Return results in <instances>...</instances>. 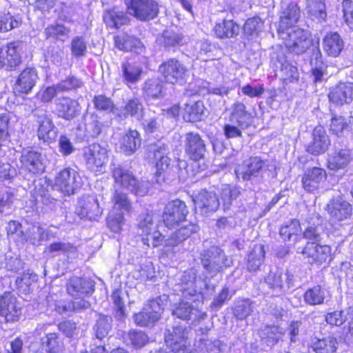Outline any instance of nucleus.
<instances>
[{
	"label": "nucleus",
	"mask_w": 353,
	"mask_h": 353,
	"mask_svg": "<svg viewBox=\"0 0 353 353\" xmlns=\"http://www.w3.org/2000/svg\"><path fill=\"white\" fill-rule=\"evenodd\" d=\"M201 263L206 274L210 277L216 276L232 265V260L229 258L224 250L216 245L199 252Z\"/></svg>",
	"instance_id": "nucleus-1"
},
{
	"label": "nucleus",
	"mask_w": 353,
	"mask_h": 353,
	"mask_svg": "<svg viewBox=\"0 0 353 353\" xmlns=\"http://www.w3.org/2000/svg\"><path fill=\"white\" fill-rule=\"evenodd\" d=\"M266 161L261 157H250L239 164L235 168L236 176L243 181H250L253 188L259 189L263 181V172L265 170Z\"/></svg>",
	"instance_id": "nucleus-2"
},
{
	"label": "nucleus",
	"mask_w": 353,
	"mask_h": 353,
	"mask_svg": "<svg viewBox=\"0 0 353 353\" xmlns=\"http://www.w3.org/2000/svg\"><path fill=\"white\" fill-rule=\"evenodd\" d=\"M294 275L289 271L283 272L279 270L270 271L264 277L261 285L265 288V293L272 296H281L294 285Z\"/></svg>",
	"instance_id": "nucleus-3"
},
{
	"label": "nucleus",
	"mask_w": 353,
	"mask_h": 353,
	"mask_svg": "<svg viewBox=\"0 0 353 353\" xmlns=\"http://www.w3.org/2000/svg\"><path fill=\"white\" fill-rule=\"evenodd\" d=\"M196 274L194 269H189L183 272L179 279V281L173 288L174 293L181 295L185 299L202 295V286L208 287L204 280H196Z\"/></svg>",
	"instance_id": "nucleus-4"
},
{
	"label": "nucleus",
	"mask_w": 353,
	"mask_h": 353,
	"mask_svg": "<svg viewBox=\"0 0 353 353\" xmlns=\"http://www.w3.org/2000/svg\"><path fill=\"white\" fill-rule=\"evenodd\" d=\"M128 13L137 20L148 22L156 19L159 14L157 0H124Z\"/></svg>",
	"instance_id": "nucleus-5"
},
{
	"label": "nucleus",
	"mask_w": 353,
	"mask_h": 353,
	"mask_svg": "<svg viewBox=\"0 0 353 353\" xmlns=\"http://www.w3.org/2000/svg\"><path fill=\"white\" fill-rule=\"evenodd\" d=\"M112 173L115 183L123 189L140 196L148 194L149 183L138 181L129 170L118 165L112 169Z\"/></svg>",
	"instance_id": "nucleus-6"
},
{
	"label": "nucleus",
	"mask_w": 353,
	"mask_h": 353,
	"mask_svg": "<svg viewBox=\"0 0 353 353\" xmlns=\"http://www.w3.org/2000/svg\"><path fill=\"white\" fill-rule=\"evenodd\" d=\"M279 35L291 53L301 54L312 46L308 31L298 27H294L291 30Z\"/></svg>",
	"instance_id": "nucleus-7"
},
{
	"label": "nucleus",
	"mask_w": 353,
	"mask_h": 353,
	"mask_svg": "<svg viewBox=\"0 0 353 353\" xmlns=\"http://www.w3.org/2000/svg\"><path fill=\"white\" fill-rule=\"evenodd\" d=\"M108 145L94 143L84 150V158L87 168L95 172H102L108 162Z\"/></svg>",
	"instance_id": "nucleus-8"
},
{
	"label": "nucleus",
	"mask_w": 353,
	"mask_h": 353,
	"mask_svg": "<svg viewBox=\"0 0 353 353\" xmlns=\"http://www.w3.org/2000/svg\"><path fill=\"white\" fill-rule=\"evenodd\" d=\"M32 116L37 125L38 138L44 142L54 141L57 136V129L47 111L36 108L32 110Z\"/></svg>",
	"instance_id": "nucleus-9"
},
{
	"label": "nucleus",
	"mask_w": 353,
	"mask_h": 353,
	"mask_svg": "<svg viewBox=\"0 0 353 353\" xmlns=\"http://www.w3.org/2000/svg\"><path fill=\"white\" fill-rule=\"evenodd\" d=\"M188 213L185 202L176 199L168 202L165 206L162 215L163 221L167 228H173L185 221Z\"/></svg>",
	"instance_id": "nucleus-10"
},
{
	"label": "nucleus",
	"mask_w": 353,
	"mask_h": 353,
	"mask_svg": "<svg viewBox=\"0 0 353 353\" xmlns=\"http://www.w3.org/2000/svg\"><path fill=\"white\" fill-rule=\"evenodd\" d=\"M168 148L163 143H151L148 146V157L153 159L156 174L169 173L172 169V160L168 157Z\"/></svg>",
	"instance_id": "nucleus-11"
},
{
	"label": "nucleus",
	"mask_w": 353,
	"mask_h": 353,
	"mask_svg": "<svg viewBox=\"0 0 353 353\" xmlns=\"http://www.w3.org/2000/svg\"><path fill=\"white\" fill-rule=\"evenodd\" d=\"M159 71L165 82L175 84L184 81L188 69L178 59L172 58L164 61L160 65Z\"/></svg>",
	"instance_id": "nucleus-12"
},
{
	"label": "nucleus",
	"mask_w": 353,
	"mask_h": 353,
	"mask_svg": "<svg viewBox=\"0 0 353 353\" xmlns=\"http://www.w3.org/2000/svg\"><path fill=\"white\" fill-rule=\"evenodd\" d=\"M55 187L67 195L73 194L80 188L82 180L74 169L68 168L60 171L55 178Z\"/></svg>",
	"instance_id": "nucleus-13"
},
{
	"label": "nucleus",
	"mask_w": 353,
	"mask_h": 353,
	"mask_svg": "<svg viewBox=\"0 0 353 353\" xmlns=\"http://www.w3.org/2000/svg\"><path fill=\"white\" fill-rule=\"evenodd\" d=\"M195 209L203 216H208L215 212L220 202L217 194L214 191L202 190L192 197Z\"/></svg>",
	"instance_id": "nucleus-14"
},
{
	"label": "nucleus",
	"mask_w": 353,
	"mask_h": 353,
	"mask_svg": "<svg viewBox=\"0 0 353 353\" xmlns=\"http://www.w3.org/2000/svg\"><path fill=\"white\" fill-rule=\"evenodd\" d=\"M81 107L79 102L68 97H61L54 102V113L65 121H72L81 114Z\"/></svg>",
	"instance_id": "nucleus-15"
},
{
	"label": "nucleus",
	"mask_w": 353,
	"mask_h": 353,
	"mask_svg": "<svg viewBox=\"0 0 353 353\" xmlns=\"http://www.w3.org/2000/svg\"><path fill=\"white\" fill-rule=\"evenodd\" d=\"M75 213L80 219L85 218L90 221H96L101 216L102 210L96 196L85 195L79 199Z\"/></svg>",
	"instance_id": "nucleus-16"
},
{
	"label": "nucleus",
	"mask_w": 353,
	"mask_h": 353,
	"mask_svg": "<svg viewBox=\"0 0 353 353\" xmlns=\"http://www.w3.org/2000/svg\"><path fill=\"white\" fill-rule=\"evenodd\" d=\"M331 248L326 245H319L314 242H308L301 251L304 258L310 263L322 264L330 260L331 257Z\"/></svg>",
	"instance_id": "nucleus-17"
},
{
	"label": "nucleus",
	"mask_w": 353,
	"mask_h": 353,
	"mask_svg": "<svg viewBox=\"0 0 353 353\" xmlns=\"http://www.w3.org/2000/svg\"><path fill=\"white\" fill-rule=\"evenodd\" d=\"M185 151L188 157L194 161L204 160L206 154L205 141L199 134L188 132L185 135Z\"/></svg>",
	"instance_id": "nucleus-18"
},
{
	"label": "nucleus",
	"mask_w": 353,
	"mask_h": 353,
	"mask_svg": "<svg viewBox=\"0 0 353 353\" xmlns=\"http://www.w3.org/2000/svg\"><path fill=\"white\" fill-rule=\"evenodd\" d=\"M20 42H11L0 49V66L12 70L21 63Z\"/></svg>",
	"instance_id": "nucleus-19"
},
{
	"label": "nucleus",
	"mask_w": 353,
	"mask_h": 353,
	"mask_svg": "<svg viewBox=\"0 0 353 353\" xmlns=\"http://www.w3.org/2000/svg\"><path fill=\"white\" fill-rule=\"evenodd\" d=\"M186 328L181 325H173L165 332V341L172 352L184 351L186 347Z\"/></svg>",
	"instance_id": "nucleus-20"
},
{
	"label": "nucleus",
	"mask_w": 353,
	"mask_h": 353,
	"mask_svg": "<svg viewBox=\"0 0 353 353\" xmlns=\"http://www.w3.org/2000/svg\"><path fill=\"white\" fill-rule=\"evenodd\" d=\"M271 61L276 70H280L281 76L284 80L297 81L299 74L296 66L292 65L282 51L274 52Z\"/></svg>",
	"instance_id": "nucleus-21"
},
{
	"label": "nucleus",
	"mask_w": 353,
	"mask_h": 353,
	"mask_svg": "<svg viewBox=\"0 0 353 353\" xmlns=\"http://www.w3.org/2000/svg\"><path fill=\"white\" fill-rule=\"evenodd\" d=\"M21 314V308L17 304V300L10 292L0 296V316L7 322H15Z\"/></svg>",
	"instance_id": "nucleus-22"
},
{
	"label": "nucleus",
	"mask_w": 353,
	"mask_h": 353,
	"mask_svg": "<svg viewBox=\"0 0 353 353\" xmlns=\"http://www.w3.org/2000/svg\"><path fill=\"white\" fill-rule=\"evenodd\" d=\"M301 16V10L295 3H290L281 12L277 32L279 34L291 30L292 26L298 22Z\"/></svg>",
	"instance_id": "nucleus-23"
},
{
	"label": "nucleus",
	"mask_w": 353,
	"mask_h": 353,
	"mask_svg": "<svg viewBox=\"0 0 353 353\" xmlns=\"http://www.w3.org/2000/svg\"><path fill=\"white\" fill-rule=\"evenodd\" d=\"M330 145V140L322 125L316 126L312 132V141L307 146V152L312 155L325 152Z\"/></svg>",
	"instance_id": "nucleus-24"
},
{
	"label": "nucleus",
	"mask_w": 353,
	"mask_h": 353,
	"mask_svg": "<svg viewBox=\"0 0 353 353\" xmlns=\"http://www.w3.org/2000/svg\"><path fill=\"white\" fill-rule=\"evenodd\" d=\"M326 209L330 216L335 221L350 219L352 213L351 205L340 196L331 199Z\"/></svg>",
	"instance_id": "nucleus-25"
},
{
	"label": "nucleus",
	"mask_w": 353,
	"mask_h": 353,
	"mask_svg": "<svg viewBox=\"0 0 353 353\" xmlns=\"http://www.w3.org/2000/svg\"><path fill=\"white\" fill-rule=\"evenodd\" d=\"M328 97L330 101L336 105L350 103L353 101V83H339L330 90Z\"/></svg>",
	"instance_id": "nucleus-26"
},
{
	"label": "nucleus",
	"mask_w": 353,
	"mask_h": 353,
	"mask_svg": "<svg viewBox=\"0 0 353 353\" xmlns=\"http://www.w3.org/2000/svg\"><path fill=\"white\" fill-rule=\"evenodd\" d=\"M172 314L178 319L188 321L196 319L198 321L204 319L207 314L205 312L199 310L194 307L192 303L188 301H181L175 304L172 309Z\"/></svg>",
	"instance_id": "nucleus-27"
},
{
	"label": "nucleus",
	"mask_w": 353,
	"mask_h": 353,
	"mask_svg": "<svg viewBox=\"0 0 353 353\" xmlns=\"http://www.w3.org/2000/svg\"><path fill=\"white\" fill-rule=\"evenodd\" d=\"M352 159L353 152L350 150L346 148H339L334 145V151L327 158V168L332 170L343 169Z\"/></svg>",
	"instance_id": "nucleus-28"
},
{
	"label": "nucleus",
	"mask_w": 353,
	"mask_h": 353,
	"mask_svg": "<svg viewBox=\"0 0 353 353\" xmlns=\"http://www.w3.org/2000/svg\"><path fill=\"white\" fill-rule=\"evenodd\" d=\"M94 286V282L90 279L73 276L67 283V292L72 296H87L93 291Z\"/></svg>",
	"instance_id": "nucleus-29"
},
{
	"label": "nucleus",
	"mask_w": 353,
	"mask_h": 353,
	"mask_svg": "<svg viewBox=\"0 0 353 353\" xmlns=\"http://www.w3.org/2000/svg\"><path fill=\"white\" fill-rule=\"evenodd\" d=\"M38 79L34 68H27L19 75L14 85V90L18 93L28 94L31 92Z\"/></svg>",
	"instance_id": "nucleus-30"
},
{
	"label": "nucleus",
	"mask_w": 353,
	"mask_h": 353,
	"mask_svg": "<svg viewBox=\"0 0 353 353\" xmlns=\"http://www.w3.org/2000/svg\"><path fill=\"white\" fill-rule=\"evenodd\" d=\"M325 176V172L322 168L314 167L307 169L302 177L303 188L310 192L316 190Z\"/></svg>",
	"instance_id": "nucleus-31"
},
{
	"label": "nucleus",
	"mask_w": 353,
	"mask_h": 353,
	"mask_svg": "<svg viewBox=\"0 0 353 353\" xmlns=\"http://www.w3.org/2000/svg\"><path fill=\"white\" fill-rule=\"evenodd\" d=\"M21 163L25 169L33 174L42 172L45 169L41 154L36 151H24L21 157Z\"/></svg>",
	"instance_id": "nucleus-32"
},
{
	"label": "nucleus",
	"mask_w": 353,
	"mask_h": 353,
	"mask_svg": "<svg viewBox=\"0 0 353 353\" xmlns=\"http://www.w3.org/2000/svg\"><path fill=\"white\" fill-rule=\"evenodd\" d=\"M84 133L79 134L82 139L95 138L100 135L103 124L99 121L97 115L94 114H86L84 116Z\"/></svg>",
	"instance_id": "nucleus-33"
},
{
	"label": "nucleus",
	"mask_w": 353,
	"mask_h": 353,
	"mask_svg": "<svg viewBox=\"0 0 353 353\" xmlns=\"http://www.w3.org/2000/svg\"><path fill=\"white\" fill-rule=\"evenodd\" d=\"M205 110L202 101L190 99L185 104L183 118L189 122L201 121L205 117Z\"/></svg>",
	"instance_id": "nucleus-34"
},
{
	"label": "nucleus",
	"mask_w": 353,
	"mask_h": 353,
	"mask_svg": "<svg viewBox=\"0 0 353 353\" xmlns=\"http://www.w3.org/2000/svg\"><path fill=\"white\" fill-rule=\"evenodd\" d=\"M198 230V226L189 223L182 226L165 241V246L173 248L183 242Z\"/></svg>",
	"instance_id": "nucleus-35"
},
{
	"label": "nucleus",
	"mask_w": 353,
	"mask_h": 353,
	"mask_svg": "<svg viewBox=\"0 0 353 353\" xmlns=\"http://www.w3.org/2000/svg\"><path fill=\"white\" fill-rule=\"evenodd\" d=\"M214 30L219 39L234 38L239 34L240 26L233 20L224 19L215 25Z\"/></svg>",
	"instance_id": "nucleus-36"
},
{
	"label": "nucleus",
	"mask_w": 353,
	"mask_h": 353,
	"mask_svg": "<svg viewBox=\"0 0 353 353\" xmlns=\"http://www.w3.org/2000/svg\"><path fill=\"white\" fill-rule=\"evenodd\" d=\"M337 341L332 336H327L319 339L314 337L310 347L316 353H334L337 349Z\"/></svg>",
	"instance_id": "nucleus-37"
},
{
	"label": "nucleus",
	"mask_w": 353,
	"mask_h": 353,
	"mask_svg": "<svg viewBox=\"0 0 353 353\" xmlns=\"http://www.w3.org/2000/svg\"><path fill=\"white\" fill-rule=\"evenodd\" d=\"M343 47V40L337 32L328 33L323 39V49L329 56L338 57Z\"/></svg>",
	"instance_id": "nucleus-38"
},
{
	"label": "nucleus",
	"mask_w": 353,
	"mask_h": 353,
	"mask_svg": "<svg viewBox=\"0 0 353 353\" xmlns=\"http://www.w3.org/2000/svg\"><path fill=\"white\" fill-rule=\"evenodd\" d=\"M114 43L119 50L124 51L134 50L139 53L142 51L143 48L142 43L139 39L128 34L115 37Z\"/></svg>",
	"instance_id": "nucleus-39"
},
{
	"label": "nucleus",
	"mask_w": 353,
	"mask_h": 353,
	"mask_svg": "<svg viewBox=\"0 0 353 353\" xmlns=\"http://www.w3.org/2000/svg\"><path fill=\"white\" fill-rule=\"evenodd\" d=\"M231 118L236 121L239 126L242 128H247L252 123L250 113L246 110L245 104L240 101H236L232 105Z\"/></svg>",
	"instance_id": "nucleus-40"
},
{
	"label": "nucleus",
	"mask_w": 353,
	"mask_h": 353,
	"mask_svg": "<svg viewBox=\"0 0 353 353\" xmlns=\"http://www.w3.org/2000/svg\"><path fill=\"white\" fill-rule=\"evenodd\" d=\"M141 145V138L137 130H129L123 137L121 150L126 155L132 154Z\"/></svg>",
	"instance_id": "nucleus-41"
},
{
	"label": "nucleus",
	"mask_w": 353,
	"mask_h": 353,
	"mask_svg": "<svg viewBox=\"0 0 353 353\" xmlns=\"http://www.w3.org/2000/svg\"><path fill=\"white\" fill-rule=\"evenodd\" d=\"M302 229L300 221L296 219H292L287 221L285 225L280 228L279 234L284 241H296L301 235Z\"/></svg>",
	"instance_id": "nucleus-42"
},
{
	"label": "nucleus",
	"mask_w": 353,
	"mask_h": 353,
	"mask_svg": "<svg viewBox=\"0 0 353 353\" xmlns=\"http://www.w3.org/2000/svg\"><path fill=\"white\" fill-rule=\"evenodd\" d=\"M305 10L312 20L322 21L327 17L324 0H306Z\"/></svg>",
	"instance_id": "nucleus-43"
},
{
	"label": "nucleus",
	"mask_w": 353,
	"mask_h": 353,
	"mask_svg": "<svg viewBox=\"0 0 353 353\" xmlns=\"http://www.w3.org/2000/svg\"><path fill=\"white\" fill-rule=\"evenodd\" d=\"M144 108L139 99H130L124 107L120 110L119 116L127 118L128 116L134 117L137 120H140L143 114Z\"/></svg>",
	"instance_id": "nucleus-44"
},
{
	"label": "nucleus",
	"mask_w": 353,
	"mask_h": 353,
	"mask_svg": "<svg viewBox=\"0 0 353 353\" xmlns=\"http://www.w3.org/2000/svg\"><path fill=\"white\" fill-rule=\"evenodd\" d=\"M265 259L263 245H255L248 256L247 265L250 272H255L259 269Z\"/></svg>",
	"instance_id": "nucleus-45"
},
{
	"label": "nucleus",
	"mask_w": 353,
	"mask_h": 353,
	"mask_svg": "<svg viewBox=\"0 0 353 353\" xmlns=\"http://www.w3.org/2000/svg\"><path fill=\"white\" fill-rule=\"evenodd\" d=\"M103 21L110 28H119L127 24L129 19L123 12L112 9L103 14Z\"/></svg>",
	"instance_id": "nucleus-46"
},
{
	"label": "nucleus",
	"mask_w": 353,
	"mask_h": 353,
	"mask_svg": "<svg viewBox=\"0 0 353 353\" xmlns=\"http://www.w3.org/2000/svg\"><path fill=\"white\" fill-rule=\"evenodd\" d=\"M143 90L147 97L152 99H159L163 96V82L159 78L148 79L144 83Z\"/></svg>",
	"instance_id": "nucleus-47"
},
{
	"label": "nucleus",
	"mask_w": 353,
	"mask_h": 353,
	"mask_svg": "<svg viewBox=\"0 0 353 353\" xmlns=\"http://www.w3.org/2000/svg\"><path fill=\"white\" fill-rule=\"evenodd\" d=\"M156 224L154 221V214L152 212L146 211L139 216L137 223V233L140 236L144 234H150L156 229Z\"/></svg>",
	"instance_id": "nucleus-48"
},
{
	"label": "nucleus",
	"mask_w": 353,
	"mask_h": 353,
	"mask_svg": "<svg viewBox=\"0 0 353 353\" xmlns=\"http://www.w3.org/2000/svg\"><path fill=\"white\" fill-rule=\"evenodd\" d=\"M325 299V291L320 285H315L307 289L303 294L305 303L311 306L323 304Z\"/></svg>",
	"instance_id": "nucleus-49"
},
{
	"label": "nucleus",
	"mask_w": 353,
	"mask_h": 353,
	"mask_svg": "<svg viewBox=\"0 0 353 353\" xmlns=\"http://www.w3.org/2000/svg\"><path fill=\"white\" fill-rule=\"evenodd\" d=\"M159 319L157 312L154 313L150 308L145 307L141 312L134 315V322L141 327L153 326Z\"/></svg>",
	"instance_id": "nucleus-50"
},
{
	"label": "nucleus",
	"mask_w": 353,
	"mask_h": 353,
	"mask_svg": "<svg viewBox=\"0 0 353 353\" xmlns=\"http://www.w3.org/2000/svg\"><path fill=\"white\" fill-rule=\"evenodd\" d=\"M45 32L48 38L65 42L70 37V29L62 24H55L46 28Z\"/></svg>",
	"instance_id": "nucleus-51"
},
{
	"label": "nucleus",
	"mask_w": 353,
	"mask_h": 353,
	"mask_svg": "<svg viewBox=\"0 0 353 353\" xmlns=\"http://www.w3.org/2000/svg\"><path fill=\"white\" fill-rule=\"evenodd\" d=\"M112 319L108 315L100 314L94 326L95 336L99 339H103L109 334L112 328Z\"/></svg>",
	"instance_id": "nucleus-52"
},
{
	"label": "nucleus",
	"mask_w": 353,
	"mask_h": 353,
	"mask_svg": "<svg viewBox=\"0 0 353 353\" xmlns=\"http://www.w3.org/2000/svg\"><path fill=\"white\" fill-rule=\"evenodd\" d=\"M44 228L39 224L32 225L24 233L23 239L33 245H39L44 241Z\"/></svg>",
	"instance_id": "nucleus-53"
},
{
	"label": "nucleus",
	"mask_w": 353,
	"mask_h": 353,
	"mask_svg": "<svg viewBox=\"0 0 353 353\" xmlns=\"http://www.w3.org/2000/svg\"><path fill=\"white\" fill-rule=\"evenodd\" d=\"M141 74L142 68L136 64L125 63L122 65V76L128 83H134L139 81Z\"/></svg>",
	"instance_id": "nucleus-54"
},
{
	"label": "nucleus",
	"mask_w": 353,
	"mask_h": 353,
	"mask_svg": "<svg viewBox=\"0 0 353 353\" xmlns=\"http://www.w3.org/2000/svg\"><path fill=\"white\" fill-rule=\"evenodd\" d=\"M125 339L127 343L137 349L143 347L149 341L148 335L144 332L137 330H130Z\"/></svg>",
	"instance_id": "nucleus-55"
},
{
	"label": "nucleus",
	"mask_w": 353,
	"mask_h": 353,
	"mask_svg": "<svg viewBox=\"0 0 353 353\" xmlns=\"http://www.w3.org/2000/svg\"><path fill=\"white\" fill-rule=\"evenodd\" d=\"M252 312V307L249 299L237 300L232 307L234 316L239 320L246 319Z\"/></svg>",
	"instance_id": "nucleus-56"
},
{
	"label": "nucleus",
	"mask_w": 353,
	"mask_h": 353,
	"mask_svg": "<svg viewBox=\"0 0 353 353\" xmlns=\"http://www.w3.org/2000/svg\"><path fill=\"white\" fill-rule=\"evenodd\" d=\"M41 343L48 353H61L63 350L62 343L56 333L47 334L41 339Z\"/></svg>",
	"instance_id": "nucleus-57"
},
{
	"label": "nucleus",
	"mask_w": 353,
	"mask_h": 353,
	"mask_svg": "<svg viewBox=\"0 0 353 353\" xmlns=\"http://www.w3.org/2000/svg\"><path fill=\"white\" fill-rule=\"evenodd\" d=\"M259 335L268 345H273L281 337L282 332L276 326H265L259 331Z\"/></svg>",
	"instance_id": "nucleus-58"
},
{
	"label": "nucleus",
	"mask_w": 353,
	"mask_h": 353,
	"mask_svg": "<svg viewBox=\"0 0 353 353\" xmlns=\"http://www.w3.org/2000/svg\"><path fill=\"white\" fill-rule=\"evenodd\" d=\"M21 23V21L10 12L0 13V32H6L15 28Z\"/></svg>",
	"instance_id": "nucleus-59"
},
{
	"label": "nucleus",
	"mask_w": 353,
	"mask_h": 353,
	"mask_svg": "<svg viewBox=\"0 0 353 353\" xmlns=\"http://www.w3.org/2000/svg\"><path fill=\"white\" fill-rule=\"evenodd\" d=\"M263 26V22L259 17H254L248 19L244 26L243 32L249 37H254L258 34Z\"/></svg>",
	"instance_id": "nucleus-60"
},
{
	"label": "nucleus",
	"mask_w": 353,
	"mask_h": 353,
	"mask_svg": "<svg viewBox=\"0 0 353 353\" xmlns=\"http://www.w3.org/2000/svg\"><path fill=\"white\" fill-rule=\"evenodd\" d=\"M124 223L123 212H112L107 218V225L111 231L118 233Z\"/></svg>",
	"instance_id": "nucleus-61"
},
{
	"label": "nucleus",
	"mask_w": 353,
	"mask_h": 353,
	"mask_svg": "<svg viewBox=\"0 0 353 353\" xmlns=\"http://www.w3.org/2000/svg\"><path fill=\"white\" fill-rule=\"evenodd\" d=\"M71 52L75 57H83L87 52V46L82 37H75L71 42Z\"/></svg>",
	"instance_id": "nucleus-62"
},
{
	"label": "nucleus",
	"mask_w": 353,
	"mask_h": 353,
	"mask_svg": "<svg viewBox=\"0 0 353 353\" xmlns=\"http://www.w3.org/2000/svg\"><path fill=\"white\" fill-rule=\"evenodd\" d=\"M168 296L165 294L159 296L156 299L150 300L148 305L145 306L147 308H150L152 312L157 314L158 316L161 318V314L164 310V306L168 301Z\"/></svg>",
	"instance_id": "nucleus-63"
},
{
	"label": "nucleus",
	"mask_w": 353,
	"mask_h": 353,
	"mask_svg": "<svg viewBox=\"0 0 353 353\" xmlns=\"http://www.w3.org/2000/svg\"><path fill=\"white\" fill-rule=\"evenodd\" d=\"M93 102L94 107L101 111L112 112L114 108L112 99L105 95L96 96Z\"/></svg>",
	"instance_id": "nucleus-64"
}]
</instances>
